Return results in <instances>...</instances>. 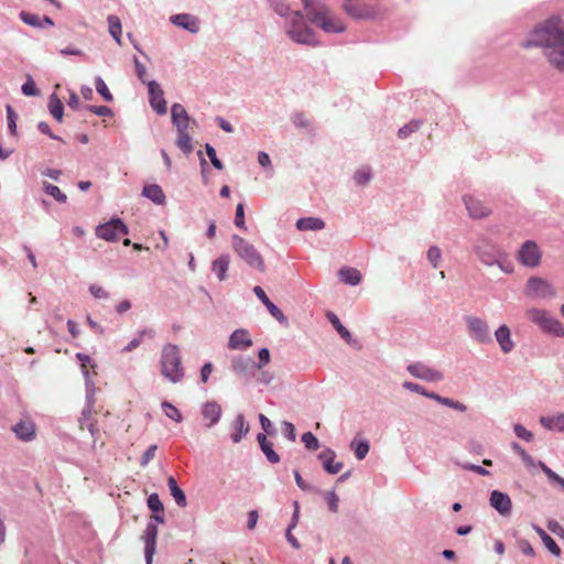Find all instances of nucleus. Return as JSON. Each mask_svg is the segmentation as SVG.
I'll list each match as a JSON object with an SVG mask.
<instances>
[{
    "label": "nucleus",
    "instance_id": "nucleus-43",
    "mask_svg": "<svg viewBox=\"0 0 564 564\" xmlns=\"http://www.w3.org/2000/svg\"><path fill=\"white\" fill-rule=\"evenodd\" d=\"M538 466L545 474V476L547 477L550 482L556 484V485L561 486L562 489H564V478H562L560 475H557L555 471H553L549 466H546L541 460L538 462Z\"/></svg>",
    "mask_w": 564,
    "mask_h": 564
},
{
    "label": "nucleus",
    "instance_id": "nucleus-46",
    "mask_svg": "<svg viewBox=\"0 0 564 564\" xmlns=\"http://www.w3.org/2000/svg\"><path fill=\"white\" fill-rule=\"evenodd\" d=\"M95 86H96V90L97 93L108 102L112 101L113 100V96L112 94L110 93V90L108 89L105 80L100 77V76H97L95 78Z\"/></svg>",
    "mask_w": 564,
    "mask_h": 564
},
{
    "label": "nucleus",
    "instance_id": "nucleus-62",
    "mask_svg": "<svg viewBox=\"0 0 564 564\" xmlns=\"http://www.w3.org/2000/svg\"><path fill=\"white\" fill-rule=\"evenodd\" d=\"M513 431L519 438L527 442H531L533 440V434L519 423L514 424Z\"/></svg>",
    "mask_w": 564,
    "mask_h": 564
},
{
    "label": "nucleus",
    "instance_id": "nucleus-40",
    "mask_svg": "<svg viewBox=\"0 0 564 564\" xmlns=\"http://www.w3.org/2000/svg\"><path fill=\"white\" fill-rule=\"evenodd\" d=\"M108 29L110 35L115 39V41L121 45V21L117 15H108L107 18Z\"/></svg>",
    "mask_w": 564,
    "mask_h": 564
},
{
    "label": "nucleus",
    "instance_id": "nucleus-19",
    "mask_svg": "<svg viewBox=\"0 0 564 564\" xmlns=\"http://www.w3.org/2000/svg\"><path fill=\"white\" fill-rule=\"evenodd\" d=\"M464 204L468 210V215L474 219L485 218L490 215V207L486 206L480 199L471 195H465Z\"/></svg>",
    "mask_w": 564,
    "mask_h": 564
},
{
    "label": "nucleus",
    "instance_id": "nucleus-15",
    "mask_svg": "<svg viewBox=\"0 0 564 564\" xmlns=\"http://www.w3.org/2000/svg\"><path fill=\"white\" fill-rule=\"evenodd\" d=\"M406 370L411 376L429 382L441 381L444 378L441 371L433 369L423 362H412L406 367Z\"/></svg>",
    "mask_w": 564,
    "mask_h": 564
},
{
    "label": "nucleus",
    "instance_id": "nucleus-2",
    "mask_svg": "<svg viewBox=\"0 0 564 564\" xmlns=\"http://www.w3.org/2000/svg\"><path fill=\"white\" fill-rule=\"evenodd\" d=\"M310 22L326 33H343L346 30L344 21L329 7L319 0H303Z\"/></svg>",
    "mask_w": 564,
    "mask_h": 564
},
{
    "label": "nucleus",
    "instance_id": "nucleus-31",
    "mask_svg": "<svg viewBox=\"0 0 564 564\" xmlns=\"http://www.w3.org/2000/svg\"><path fill=\"white\" fill-rule=\"evenodd\" d=\"M296 228L301 231H317L325 228V221L319 217H302L296 220Z\"/></svg>",
    "mask_w": 564,
    "mask_h": 564
},
{
    "label": "nucleus",
    "instance_id": "nucleus-27",
    "mask_svg": "<svg viewBox=\"0 0 564 564\" xmlns=\"http://www.w3.org/2000/svg\"><path fill=\"white\" fill-rule=\"evenodd\" d=\"M172 122L177 130H187L189 116L181 104H173L171 107Z\"/></svg>",
    "mask_w": 564,
    "mask_h": 564
},
{
    "label": "nucleus",
    "instance_id": "nucleus-5",
    "mask_svg": "<svg viewBox=\"0 0 564 564\" xmlns=\"http://www.w3.org/2000/svg\"><path fill=\"white\" fill-rule=\"evenodd\" d=\"M231 246L236 254L250 268L259 272H264V260L252 243L238 235H234L231 237Z\"/></svg>",
    "mask_w": 564,
    "mask_h": 564
},
{
    "label": "nucleus",
    "instance_id": "nucleus-39",
    "mask_svg": "<svg viewBox=\"0 0 564 564\" xmlns=\"http://www.w3.org/2000/svg\"><path fill=\"white\" fill-rule=\"evenodd\" d=\"M350 448L355 453L356 458L362 460L369 453L370 444L367 440L354 438L350 443Z\"/></svg>",
    "mask_w": 564,
    "mask_h": 564
},
{
    "label": "nucleus",
    "instance_id": "nucleus-33",
    "mask_svg": "<svg viewBox=\"0 0 564 564\" xmlns=\"http://www.w3.org/2000/svg\"><path fill=\"white\" fill-rule=\"evenodd\" d=\"M13 432L22 441H31L34 437V424L31 421H20L13 426Z\"/></svg>",
    "mask_w": 564,
    "mask_h": 564
},
{
    "label": "nucleus",
    "instance_id": "nucleus-9",
    "mask_svg": "<svg viewBox=\"0 0 564 564\" xmlns=\"http://www.w3.org/2000/svg\"><path fill=\"white\" fill-rule=\"evenodd\" d=\"M469 337L478 344H490L492 338L488 323L477 316L468 315L464 317Z\"/></svg>",
    "mask_w": 564,
    "mask_h": 564
},
{
    "label": "nucleus",
    "instance_id": "nucleus-63",
    "mask_svg": "<svg viewBox=\"0 0 564 564\" xmlns=\"http://www.w3.org/2000/svg\"><path fill=\"white\" fill-rule=\"evenodd\" d=\"M282 434L291 442H295L296 434L293 423L284 421L282 423Z\"/></svg>",
    "mask_w": 564,
    "mask_h": 564
},
{
    "label": "nucleus",
    "instance_id": "nucleus-44",
    "mask_svg": "<svg viewBox=\"0 0 564 564\" xmlns=\"http://www.w3.org/2000/svg\"><path fill=\"white\" fill-rule=\"evenodd\" d=\"M270 4V8L279 14L281 18L286 17L290 12V4L286 2V0H267Z\"/></svg>",
    "mask_w": 564,
    "mask_h": 564
},
{
    "label": "nucleus",
    "instance_id": "nucleus-30",
    "mask_svg": "<svg viewBox=\"0 0 564 564\" xmlns=\"http://www.w3.org/2000/svg\"><path fill=\"white\" fill-rule=\"evenodd\" d=\"M230 264V256L228 253H224L213 260L210 270L216 274L219 281H225L227 279V272Z\"/></svg>",
    "mask_w": 564,
    "mask_h": 564
},
{
    "label": "nucleus",
    "instance_id": "nucleus-29",
    "mask_svg": "<svg viewBox=\"0 0 564 564\" xmlns=\"http://www.w3.org/2000/svg\"><path fill=\"white\" fill-rule=\"evenodd\" d=\"M95 403V393H86V408L82 412L80 427H87L91 435L97 431L95 424L90 422V415Z\"/></svg>",
    "mask_w": 564,
    "mask_h": 564
},
{
    "label": "nucleus",
    "instance_id": "nucleus-61",
    "mask_svg": "<svg viewBox=\"0 0 564 564\" xmlns=\"http://www.w3.org/2000/svg\"><path fill=\"white\" fill-rule=\"evenodd\" d=\"M86 109L97 116L100 117H111L113 115L112 110L107 106H87Z\"/></svg>",
    "mask_w": 564,
    "mask_h": 564
},
{
    "label": "nucleus",
    "instance_id": "nucleus-13",
    "mask_svg": "<svg viewBox=\"0 0 564 564\" xmlns=\"http://www.w3.org/2000/svg\"><path fill=\"white\" fill-rule=\"evenodd\" d=\"M541 251L533 240H527L518 251V260L528 268H535L541 261Z\"/></svg>",
    "mask_w": 564,
    "mask_h": 564
},
{
    "label": "nucleus",
    "instance_id": "nucleus-10",
    "mask_svg": "<svg viewBox=\"0 0 564 564\" xmlns=\"http://www.w3.org/2000/svg\"><path fill=\"white\" fill-rule=\"evenodd\" d=\"M402 386L404 389L415 392V393H419L421 395H424L429 399H432L442 405L448 406V408L454 409L459 412L467 411V406L464 403L456 401L454 399H451V398L442 397L435 392L427 391L423 386H420L417 383H414L411 381H405V382H403Z\"/></svg>",
    "mask_w": 564,
    "mask_h": 564
},
{
    "label": "nucleus",
    "instance_id": "nucleus-23",
    "mask_svg": "<svg viewBox=\"0 0 564 564\" xmlns=\"http://www.w3.org/2000/svg\"><path fill=\"white\" fill-rule=\"evenodd\" d=\"M324 470L330 475L338 474L343 468V463L335 462L336 453L332 448H325L317 455Z\"/></svg>",
    "mask_w": 564,
    "mask_h": 564
},
{
    "label": "nucleus",
    "instance_id": "nucleus-3",
    "mask_svg": "<svg viewBox=\"0 0 564 564\" xmlns=\"http://www.w3.org/2000/svg\"><path fill=\"white\" fill-rule=\"evenodd\" d=\"M284 30L285 34L297 44L318 45L315 32L306 24L303 13L299 10L291 11L284 17Z\"/></svg>",
    "mask_w": 564,
    "mask_h": 564
},
{
    "label": "nucleus",
    "instance_id": "nucleus-34",
    "mask_svg": "<svg viewBox=\"0 0 564 564\" xmlns=\"http://www.w3.org/2000/svg\"><path fill=\"white\" fill-rule=\"evenodd\" d=\"M540 423L546 430L564 432V413L552 416H542L540 419Z\"/></svg>",
    "mask_w": 564,
    "mask_h": 564
},
{
    "label": "nucleus",
    "instance_id": "nucleus-24",
    "mask_svg": "<svg viewBox=\"0 0 564 564\" xmlns=\"http://www.w3.org/2000/svg\"><path fill=\"white\" fill-rule=\"evenodd\" d=\"M230 429H231L230 438H231L232 443L238 444L249 433L250 425L247 422L245 415L242 413H238L235 416V419L230 425Z\"/></svg>",
    "mask_w": 564,
    "mask_h": 564
},
{
    "label": "nucleus",
    "instance_id": "nucleus-8",
    "mask_svg": "<svg viewBox=\"0 0 564 564\" xmlns=\"http://www.w3.org/2000/svg\"><path fill=\"white\" fill-rule=\"evenodd\" d=\"M525 294L534 300H551L555 297L556 290L547 280L532 276L527 281Z\"/></svg>",
    "mask_w": 564,
    "mask_h": 564
},
{
    "label": "nucleus",
    "instance_id": "nucleus-14",
    "mask_svg": "<svg viewBox=\"0 0 564 564\" xmlns=\"http://www.w3.org/2000/svg\"><path fill=\"white\" fill-rule=\"evenodd\" d=\"M230 369L240 379L249 380L254 373L256 362L250 357L235 356L230 360Z\"/></svg>",
    "mask_w": 564,
    "mask_h": 564
},
{
    "label": "nucleus",
    "instance_id": "nucleus-35",
    "mask_svg": "<svg viewBox=\"0 0 564 564\" xmlns=\"http://www.w3.org/2000/svg\"><path fill=\"white\" fill-rule=\"evenodd\" d=\"M167 487L170 489L171 496L174 498L176 505L178 507H186L187 500L184 491L177 485L176 479L173 476L167 478Z\"/></svg>",
    "mask_w": 564,
    "mask_h": 564
},
{
    "label": "nucleus",
    "instance_id": "nucleus-64",
    "mask_svg": "<svg viewBox=\"0 0 564 564\" xmlns=\"http://www.w3.org/2000/svg\"><path fill=\"white\" fill-rule=\"evenodd\" d=\"M89 293L95 297L99 300H106L109 297V293L100 285L98 284H91L89 286Z\"/></svg>",
    "mask_w": 564,
    "mask_h": 564
},
{
    "label": "nucleus",
    "instance_id": "nucleus-58",
    "mask_svg": "<svg viewBox=\"0 0 564 564\" xmlns=\"http://www.w3.org/2000/svg\"><path fill=\"white\" fill-rule=\"evenodd\" d=\"M133 64L135 69V75L138 79L148 86V79H147V68L138 59V57H133Z\"/></svg>",
    "mask_w": 564,
    "mask_h": 564
},
{
    "label": "nucleus",
    "instance_id": "nucleus-48",
    "mask_svg": "<svg viewBox=\"0 0 564 564\" xmlns=\"http://www.w3.org/2000/svg\"><path fill=\"white\" fill-rule=\"evenodd\" d=\"M426 258L433 268H438L442 259V251L437 246H432L426 252Z\"/></svg>",
    "mask_w": 564,
    "mask_h": 564
},
{
    "label": "nucleus",
    "instance_id": "nucleus-56",
    "mask_svg": "<svg viewBox=\"0 0 564 564\" xmlns=\"http://www.w3.org/2000/svg\"><path fill=\"white\" fill-rule=\"evenodd\" d=\"M21 90L25 96H39L40 90L36 88L34 80L28 76L25 83L22 85Z\"/></svg>",
    "mask_w": 564,
    "mask_h": 564
},
{
    "label": "nucleus",
    "instance_id": "nucleus-20",
    "mask_svg": "<svg viewBox=\"0 0 564 564\" xmlns=\"http://www.w3.org/2000/svg\"><path fill=\"white\" fill-rule=\"evenodd\" d=\"M490 506L496 509L501 516H510L512 511V502L510 497L499 490H494L490 494Z\"/></svg>",
    "mask_w": 564,
    "mask_h": 564
},
{
    "label": "nucleus",
    "instance_id": "nucleus-49",
    "mask_svg": "<svg viewBox=\"0 0 564 564\" xmlns=\"http://www.w3.org/2000/svg\"><path fill=\"white\" fill-rule=\"evenodd\" d=\"M149 509L153 513H162L164 511L163 503L158 494H151L147 500Z\"/></svg>",
    "mask_w": 564,
    "mask_h": 564
},
{
    "label": "nucleus",
    "instance_id": "nucleus-57",
    "mask_svg": "<svg viewBox=\"0 0 564 564\" xmlns=\"http://www.w3.org/2000/svg\"><path fill=\"white\" fill-rule=\"evenodd\" d=\"M268 462L271 464H278L280 462L279 454L274 451L272 442L261 448Z\"/></svg>",
    "mask_w": 564,
    "mask_h": 564
},
{
    "label": "nucleus",
    "instance_id": "nucleus-50",
    "mask_svg": "<svg viewBox=\"0 0 564 564\" xmlns=\"http://www.w3.org/2000/svg\"><path fill=\"white\" fill-rule=\"evenodd\" d=\"M294 474V479H295V482L296 485L299 486V488H301L303 491H307V492H314V494H319L321 490L317 489L316 487H314L313 485L308 484L307 481H305L303 479V477L301 476V474L299 473V470H294L293 471Z\"/></svg>",
    "mask_w": 564,
    "mask_h": 564
},
{
    "label": "nucleus",
    "instance_id": "nucleus-38",
    "mask_svg": "<svg viewBox=\"0 0 564 564\" xmlns=\"http://www.w3.org/2000/svg\"><path fill=\"white\" fill-rule=\"evenodd\" d=\"M47 106H48V110H50L51 115L58 122H61L63 120V116H64V106H63L62 101L59 100V98L56 96V94H52L48 97Z\"/></svg>",
    "mask_w": 564,
    "mask_h": 564
},
{
    "label": "nucleus",
    "instance_id": "nucleus-28",
    "mask_svg": "<svg viewBox=\"0 0 564 564\" xmlns=\"http://www.w3.org/2000/svg\"><path fill=\"white\" fill-rule=\"evenodd\" d=\"M495 337L497 343L500 346V349L505 354H509L514 348V343L511 339V332L510 328L507 325H501L497 328L495 332Z\"/></svg>",
    "mask_w": 564,
    "mask_h": 564
},
{
    "label": "nucleus",
    "instance_id": "nucleus-47",
    "mask_svg": "<svg viewBox=\"0 0 564 564\" xmlns=\"http://www.w3.org/2000/svg\"><path fill=\"white\" fill-rule=\"evenodd\" d=\"M162 409L167 417H170L171 420H173L177 423L182 422L183 416H182L180 410L176 406H174L172 403L164 401L162 403Z\"/></svg>",
    "mask_w": 564,
    "mask_h": 564
},
{
    "label": "nucleus",
    "instance_id": "nucleus-17",
    "mask_svg": "<svg viewBox=\"0 0 564 564\" xmlns=\"http://www.w3.org/2000/svg\"><path fill=\"white\" fill-rule=\"evenodd\" d=\"M200 414L206 429H212L219 423L223 414L221 406L216 401H207L202 404Z\"/></svg>",
    "mask_w": 564,
    "mask_h": 564
},
{
    "label": "nucleus",
    "instance_id": "nucleus-55",
    "mask_svg": "<svg viewBox=\"0 0 564 564\" xmlns=\"http://www.w3.org/2000/svg\"><path fill=\"white\" fill-rule=\"evenodd\" d=\"M205 151L207 156L209 158L213 166L219 171L224 169L223 162L217 158L216 150L209 143L205 144Z\"/></svg>",
    "mask_w": 564,
    "mask_h": 564
},
{
    "label": "nucleus",
    "instance_id": "nucleus-59",
    "mask_svg": "<svg viewBox=\"0 0 564 564\" xmlns=\"http://www.w3.org/2000/svg\"><path fill=\"white\" fill-rule=\"evenodd\" d=\"M543 544L544 546L555 556L561 555V547L557 545V543L554 541V539L551 535L543 536Z\"/></svg>",
    "mask_w": 564,
    "mask_h": 564
},
{
    "label": "nucleus",
    "instance_id": "nucleus-6",
    "mask_svg": "<svg viewBox=\"0 0 564 564\" xmlns=\"http://www.w3.org/2000/svg\"><path fill=\"white\" fill-rule=\"evenodd\" d=\"M527 317L546 334L555 337H564L563 324L552 316L547 311L541 308H530L527 311Z\"/></svg>",
    "mask_w": 564,
    "mask_h": 564
},
{
    "label": "nucleus",
    "instance_id": "nucleus-18",
    "mask_svg": "<svg viewBox=\"0 0 564 564\" xmlns=\"http://www.w3.org/2000/svg\"><path fill=\"white\" fill-rule=\"evenodd\" d=\"M170 22L173 25L184 29L193 34L198 33L200 30L199 19L191 13L173 14L170 17Z\"/></svg>",
    "mask_w": 564,
    "mask_h": 564
},
{
    "label": "nucleus",
    "instance_id": "nucleus-26",
    "mask_svg": "<svg viewBox=\"0 0 564 564\" xmlns=\"http://www.w3.org/2000/svg\"><path fill=\"white\" fill-rule=\"evenodd\" d=\"M20 19L25 24L31 25L36 29H47V28H52L54 25V22L50 17H47V15L40 17L35 13H31V12H26V11L20 12Z\"/></svg>",
    "mask_w": 564,
    "mask_h": 564
},
{
    "label": "nucleus",
    "instance_id": "nucleus-36",
    "mask_svg": "<svg viewBox=\"0 0 564 564\" xmlns=\"http://www.w3.org/2000/svg\"><path fill=\"white\" fill-rule=\"evenodd\" d=\"M340 281L349 285H358L361 282V273L355 268H341L339 270Z\"/></svg>",
    "mask_w": 564,
    "mask_h": 564
},
{
    "label": "nucleus",
    "instance_id": "nucleus-32",
    "mask_svg": "<svg viewBox=\"0 0 564 564\" xmlns=\"http://www.w3.org/2000/svg\"><path fill=\"white\" fill-rule=\"evenodd\" d=\"M142 195L158 205L165 203V194L161 186L156 184L145 185L142 189Z\"/></svg>",
    "mask_w": 564,
    "mask_h": 564
},
{
    "label": "nucleus",
    "instance_id": "nucleus-11",
    "mask_svg": "<svg viewBox=\"0 0 564 564\" xmlns=\"http://www.w3.org/2000/svg\"><path fill=\"white\" fill-rule=\"evenodd\" d=\"M129 228L120 218H112L100 224L95 229V235L102 240L113 242L119 240L120 235H128Z\"/></svg>",
    "mask_w": 564,
    "mask_h": 564
},
{
    "label": "nucleus",
    "instance_id": "nucleus-7",
    "mask_svg": "<svg viewBox=\"0 0 564 564\" xmlns=\"http://www.w3.org/2000/svg\"><path fill=\"white\" fill-rule=\"evenodd\" d=\"M164 514L153 513L147 523L145 530L142 535L144 542V557L147 564H152L153 555L156 550V538H158V523H164Z\"/></svg>",
    "mask_w": 564,
    "mask_h": 564
},
{
    "label": "nucleus",
    "instance_id": "nucleus-41",
    "mask_svg": "<svg viewBox=\"0 0 564 564\" xmlns=\"http://www.w3.org/2000/svg\"><path fill=\"white\" fill-rule=\"evenodd\" d=\"M176 145L185 154H189L193 151L192 139L187 133V130H177Z\"/></svg>",
    "mask_w": 564,
    "mask_h": 564
},
{
    "label": "nucleus",
    "instance_id": "nucleus-21",
    "mask_svg": "<svg viewBox=\"0 0 564 564\" xmlns=\"http://www.w3.org/2000/svg\"><path fill=\"white\" fill-rule=\"evenodd\" d=\"M253 293L261 301V303L268 308L269 313L281 324L286 325L288 318L283 312L267 296L264 290L257 285L253 288Z\"/></svg>",
    "mask_w": 564,
    "mask_h": 564
},
{
    "label": "nucleus",
    "instance_id": "nucleus-42",
    "mask_svg": "<svg viewBox=\"0 0 564 564\" xmlns=\"http://www.w3.org/2000/svg\"><path fill=\"white\" fill-rule=\"evenodd\" d=\"M423 124V121L422 120H411L409 123L402 126L399 131H398V137L400 139H406L409 138L412 133H414L415 131H417Z\"/></svg>",
    "mask_w": 564,
    "mask_h": 564
},
{
    "label": "nucleus",
    "instance_id": "nucleus-25",
    "mask_svg": "<svg viewBox=\"0 0 564 564\" xmlns=\"http://www.w3.org/2000/svg\"><path fill=\"white\" fill-rule=\"evenodd\" d=\"M252 346L249 332L245 328L236 329L229 337L228 347L234 350H246Z\"/></svg>",
    "mask_w": 564,
    "mask_h": 564
},
{
    "label": "nucleus",
    "instance_id": "nucleus-54",
    "mask_svg": "<svg viewBox=\"0 0 564 564\" xmlns=\"http://www.w3.org/2000/svg\"><path fill=\"white\" fill-rule=\"evenodd\" d=\"M323 496L328 505L329 511L336 513L338 511L339 506V497L337 496V494L335 491H327L324 492Z\"/></svg>",
    "mask_w": 564,
    "mask_h": 564
},
{
    "label": "nucleus",
    "instance_id": "nucleus-51",
    "mask_svg": "<svg viewBox=\"0 0 564 564\" xmlns=\"http://www.w3.org/2000/svg\"><path fill=\"white\" fill-rule=\"evenodd\" d=\"M292 123L296 128H303V129H311L312 124L311 121L305 117L304 112H294L291 117Z\"/></svg>",
    "mask_w": 564,
    "mask_h": 564
},
{
    "label": "nucleus",
    "instance_id": "nucleus-16",
    "mask_svg": "<svg viewBox=\"0 0 564 564\" xmlns=\"http://www.w3.org/2000/svg\"><path fill=\"white\" fill-rule=\"evenodd\" d=\"M149 101L158 115H165L167 111L166 100L160 84L156 80L148 82Z\"/></svg>",
    "mask_w": 564,
    "mask_h": 564
},
{
    "label": "nucleus",
    "instance_id": "nucleus-37",
    "mask_svg": "<svg viewBox=\"0 0 564 564\" xmlns=\"http://www.w3.org/2000/svg\"><path fill=\"white\" fill-rule=\"evenodd\" d=\"M327 319L329 323L334 326V328L337 330V333L340 335V337L346 340L348 344L351 341V334L350 332L341 324L337 315L333 312H328L326 314Z\"/></svg>",
    "mask_w": 564,
    "mask_h": 564
},
{
    "label": "nucleus",
    "instance_id": "nucleus-53",
    "mask_svg": "<svg viewBox=\"0 0 564 564\" xmlns=\"http://www.w3.org/2000/svg\"><path fill=\"white\" fill-rule=\"evenodd\" d=\"M6 111H7V119H8L9 131H10V133L12 135H15L17 134V119H18V115L15 113L14 109L10 105H7Z\"/></svg>",
    "mask_w": 564,
    "mask_h": 564
},
{
    "label": "nucleus",
    "instance_id": "nucleus-60",
    "mask_svg": "<svg viewBox=\"0 0 564 564\" xmlns=\"http://www.w3.org/2000/svg\"><path fill=\"white\" fill-rule=\"evenodd\" d=\"M235 225L240 229H246L243 203H239L236 207Z\"/></svg>",
    "mask_w": 564,
    "mask_h": 564
},
{
    "label": "nucleus",
    "instance_id": "nucleus-45",
    "mask_svg": "<svg viewBox=\"0 0 564 564\" xmlns=\"http://www.w3.org/2000/svg\"><path fill=\"white\" fill-rule=\"evenodd\" d=\"M44 192L54 197L58 203H66L67 196L56 186L48 182H43Z\"/></svg>",
    "mask_w": 564,
    "mask_h": 564
},
{
    "label": "nucleus",
    "instance_id": "nucleus-1",
    "mask_svg": "<svg viewBox=\"0 0 564 564\" xmlns=\"http://www.w3.org/2000/svg\"><path fill=\"white\" fill-rule=\"evenodd\" d=\"M521 45L524 48H549V62L560 72H564V12L551 15L538 24Z\"/></svg>",
    "mask_w": 564,
    "mask_h": 564
},
{
    "label": "nucleus",
    "instance_id": "nucleus-4",
    "mask_svg": "<svg viewBox=\"0 0 564 564\" xmlns=\"http://www.w3.org/2000/svg\"><path fill=\"white\" fill-rule=\"evenodd\" d=\"M161 375L172 383L181 382L185 377L181 349L175 344L163 346L160 357Z\"/></svg>",
    "mask_w": 564,
    "mask_h": 564
},
{
    "label": "nucleus",
    "instance_id": "nucleus-22",
    "mask_svg": "<svg viewBox=\"0 0 564 564\" xmlns=\"http://www.w3.org/2000/svg\"><path fill=\"white\" fill-rule=\"evenodd\" d=\"M476 253L484 264L495 265V263L498 262V257H500L501 250L495 245L485 242L477 246Z\"/></svg>",
    "mask_w": 564,
    "mask_h": 564
},
{
    "label": "nucleus",
    "instance_id": "nucleus-12",
    "mask_svg": "<svg viewBox=\"0 0 564 564\" xmlns=\"http://www.w3.org/2000/svg\"><path fill=\"white\" fill-rule=\"evenodd\" d=\"M343 10L355 20H370L379 15L380 10L373 3L348 1L343 3Z\"/></svg>",
    "mask_w": 564,
    "mask_h": 564
},
{
    "label": "nucleus",
    "instance_id": "nucleus-52",
    "mask_svg": "<svg viewBox=\"0 0 564 564\" xmlns=\"http://www.w3.org/2000/svg\"><path fill=\"white\" fill-rule=\"evenodd\" d=\"M303 444L305 445V447L308 449V451H316L318 449L319 447V441L317 440V437L311 433V432H305L302 437H301Z\"/></svg>",
    "mask_w": 564,
    "mask_h": 564
}]
</instances>
